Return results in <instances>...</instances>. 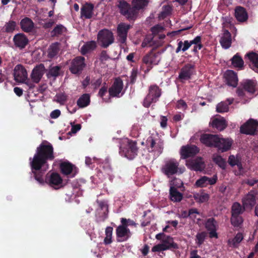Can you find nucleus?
Masks as SVG:
<instances>
[{"label": "nucleus", "instance_id": "nucleus-1", "mask_svg": "<svg viewBox=\"0 0 258 258\" xmlns=\"http://www.w3.org/2000/svg\"><path fill=\"white\" fill-rule=\"evenodd\" d=\"M53 147L47 142H43L37 148L36 153L33 158H30V164L32 172L35 174V179L40 183H43V179L36 174V171L41 170L45 171L48 168L47 160L54 159Z\"/></svg>", "mask_w": 258, "mask_h": 258}, {"label": "nucleus", "instance_id": "nucleus-2", "mask_svg": "<svg viewBox=\"0 0 258 258\" xmlns=\"http://www.w3.org/2000/svg\"><path fill=\"white\" fill-rule=\"evenodd\" d=\"M156 239L161 240V243L154 246L152 248L153 252H160L171 248H177V245L173 241L172 237L159 233L156 235Z\"/></svg>", "mask_w": 258, "mask_h": 258}, {"label": "nucleus", "instance_id": "nucleus-3", "mask_svg": "<svg viewBox=\"0 0 258 258\" xmlns=\"http://www.w3.org/2000/svg\"><path fill=\"white\" fill-rule=\"evenodd\" d=\"M161 172L167 176H170L176 173L181 174L185 171L184 167H179V163L174 159H171L165 161L161 169Z\"/></svg>", "mask_w": 258, "mask_h": 258}, {"label": "nucleus", "instance_id": "nucleus-4", "mask_svg": "<svg viewBox=\"0 0 258 258\" xmlns=\"http://www.w3.org/2000/svg\"><path fill=\"white\" fill-rule=\"evenodd\" d=\"M136 142L127 139L124 140L120 147V153L128 159H133L137 155Z\"/></svg>", "mask_w": 258, "mask_h": 258}, {"label": "nucleus", "instance_id": "nucleus-5", "mask_svg": "<svg viewBox=\"0 0 258 258\" xmlns=\"http://www.w3.org/2000/svg\"><path fill=\"white\" fill-rule=\"evenodd\" d=\"M161 95V90L157 86H151L149 89V93L144 100L143 105L146 107H149L152 103L158 100Z\"/></svg>", "mask_w": 258, "mask_h": 258}, {"label": "nucleus", "instance_id": "nucleus-6", "mask_svg": "<svg viewBox=\"0 0 258 258\" xmlns=\"http://www.w3.org/2000/svg\"><path fill=\"white\" fill-rule=\"evenodd\" d=\"M201 37L199 36H197L194 39L188 41L185 40L184 42L180 41L178 43V46L176 49V53H178L180 51H185L187 50L189 47L194 44V48L193 51L194 52H197L198 50H200L202 48V44H201Z\"/></svg>", "mask_w": 258, "mask_h": 258}, {"label": "nucleus", "instance_id": "nucleus-7", "mask_svg": "<svg viewBox=\"0 0 258 258\" xmlns=\"http://www.w3.org/2000/svg\"><path fill=\"white\" fill-rule=\"evenodd\" d=\"M97 40L101 46L103 47H107L113 42V34L108 30H102L99 31L98 34Z\"/></svg>", "mask_w": 258, "mask_h": 258}, {"label": "nucleus", "instance_id": "nucleus-8", "mask_svg": "<svg viewBox=\"0 0 258 258\" xmlns=\"http://www.w3.org/2000/svg\"><path fill=\"white\" fill-rule=\"evenodd\" d=\"M258 200V193L251 190L245 195L242 199V205L244 209L251 210L255 205L256 200Z\"/></svg>", "mask_w": 258, "mask_h": 258}, {"label": "nucleus", "instance_id": "nucleus-9", "mask_svg": "<svg viewBox=\"0 0 258 258\" xmlns=\"http://www.w3.org/2000/svg\"><path fill=\"white\" fill-rule=\"evenodd\" d=\"M195 72V66L187 64L181 68L179 73L178 79L182 83L189 80Z\"/></svg>", "mask_w": 258, "mask_h": 258}, {"label": "nucleus", "instance_id": "nucleus-10", "mask_svg": "<svg viewBox=\"0 0 258 258\" xmlns=\"http://www.w3.org/2000/svg\"><path fill=\"white\" fill-rule=\"evenodd\" d=\"M121 222L122 225L119 226L116 229V235L118 241L126 240L131 236L130 230L125 225L126 219L122 218Z\"/></svg>", "mask_w": 258, "mask_h": 258}, {"label": "nucleus", "instance_id": "nucleus-11", "mask_svg": "<svg viewBox=\"0 0 258 258\" xmlns=\"http://www.w3.org/2000/svg\"><path fill=\"white\" fill-rule=\"evenodd\" d=\"M120 13L127 19H134L136 17L135 10L133 7H130V5L125 1H120L118 5Z\"/></svg>", "mask_w": 258, "mask_h": 258}, {"label": "nucleus", "instance_id": "nucleus-12", "mask_svg": "<svg viewBox=\"0 0 258 258\" xmlns=\"http://www.w3.org/2000/svg\"><path fill=\"white\" fill-rule=\"evenodd\" d=\"M257 130L258 122L252 119L248 120L240 127L242 133L248 135H253Z\"/></svg>", "mask_w": 258, "mask_h": 258}, {"label": "nucleus", "instance_id": "nucleus-13", "mask_svg": "<svg viewBox=\"0 0 258 258\" xmlns=\"http://www.w3.org/2000/svg\"><path fill=\"white\" fill-rule=\"evenodd\" d=\"M185 165L189 169L197 171H201L205 167V163L201 157L187 160L186 161Z\"/></svg>", "mask_w": 258, "mask_h": 258}, {"label": "nucleus", "instance_id": "nucleus-14", "mask_svg": "<svg viewBox=\"0 0 258 258\" xmlns=\"http://www.w3.org/2000/svg\"><path fill=\"white\" fill-rule=\"evenodd\" d=\"M84 60V57L82 56H78L74 59L70 68L71 72L74 74L81 72L85 66Z\"/></svg>", "mask_w": 258, "mask_h": 258}, {"label": "nucleus", "instance_id": "nucleus-15", "mask_svg": "<svg viewBox=\"0 0 258 258\" xmlns=\"http://www.w3.org/2000/svg\"><path fill=\"white\" fill-rule=\"evenodd\" d=\"M14 76L16 81L24 83L27 79V73L22 65L18 64L14 68Z\"/></svg>", "mask_w": 258, "mask_h": 258}, {"label": "nucleus", "instance_id": "nucleus-16", "mask_svg": "<svg viewBox=\"0 0 258 258\" xmlns=\"http://www.w3.org/2000/svg\"><path fill=\"white\" fill-rule=\"evenodd\" d=\"M123 83L119 79H116L111 87L109 89V93L111 97H120L123 94Z\"/></svg>", "mask_w": 258, "mask_h": 258}, {"label": "nucleus", "instance_id": "nucleus-17", "mask_svg": "<svg viewBox=\"0 0 258 258\" xmlns=\"http://www.w3.org/2000/svg\"><path fill=\"white\" fill-rule=\"evenodd\" d=\"M216 143L215 147L222 152L229 150L233 143V141L230 138H220L218 136V140Z\"/></svg>", "mask_w": 258, "mask_h": 258}, {"label": "nucleus", "instance_id": "nucleus-18", "mask_svg": "<svg viewBox=\"0 0 258 258\" xmlns=\"http://www.w3.org/2000/svg\"><path fill=\"white\" fill-rule=\"evenodd\" d=\"M46 182L51 187L57 189L62 186V179L59 175L56 173H52L47 175Z\"/></svg>", "mask_w": 258, "mask_h": 258}, {"label": "nucleus", "instance_id": "nucleus-19", "mask_svg": "<svg viewBox=\"0 0 258 258\" xmlns=\"http://www.w3.org/2000/svg\"><path fill=\"white\" fill-rule=\"evenodd\" d=\"M199 151L198 148L195 145L183 146L180 150L181 157L183 159H185L195 155Z\"/></svg>", "mask_w": 258, "mask_h": 258}, {"label": "nucleus", "instance_id": "nucleus-20", "mask_svg": "<svg viewBox=\"0 0 258 258\" xmlns=\"http://www.w3.org/2000/svg\"><path fill=\"white\" fill-rule=\"evenodd\" d=\"M130 28V25L125 23H120L117 27V34L119 37V41L123 43L125 42L127 36V33Z\"/></svg>", "mask_w": 258, "mask_h": 258}, {"label": "nucleus", "instance_id": "nucleus-21", "mask_svg": "<svg viewBox=\"0 0 258 258\" xmlns=\"http://www.w3.org/2000/svg\"><path fill=\"white\" fill-rule=\"evenodd\" d=\"M45 72V68L43 64H40L36 67L31 73V79L36 83H38Z\"/></svg>", "mask_w": 258, "mask_h": 258}, {"label": "nucleus", "instance_id": "nucleus-22", "mask_svg": "<svg viewBox=\"0 0 258 258\" xmlns=\"http://www.w3.org/2000/svg\"><path fill=\"white\" fill-rule=\"evenodd\" d=\"M217 140H218V136L215 135L204 134L200 138L201 142L209 147H215Z\"/></svg>", "mask_w": 258, "mask_h": 258}, {"label": "nucleus", "instance_id": "nucleus-23", "mask_svg": "<svg viewBox=\"0 0 258 258\" xmlns=\"http://www.w3.org/2000/svg\"><path fill=\"white\" fill-rule=\"evenodd\" d=\"M224 78L228 85L236 87L237 85V75L232 70H227L224 74Z\"/></svg>", "mask_w": 258, "mask_h": 258}, {"label": "nucleus", "instance_id": "nucleus-24", "mask_svg": "<svg viewBox=\"0 0 258 258\" xmlns=\"http://www.w3.org/2000/svg\"><path fill=\"white\" fill-rule=\"evenodd\" d=\"M217 180L216 176H214L212 178H209L207 176H203L201 178L197 180L195 183V185L197 187H206L208 185L214 184Z\"/></svg>", "mask_w": 258, "mask_h": 258}, {"label": "nucleus", "instance_id": "nucleus-25", "mask_svg": "<svg viewBox=\"0 0 258 258\" xmlns=\"http://www.w3.org/2000/svg\"><path fill=\"white\" fill-rule=\"evenodd\" d=\"M160 60V55L153 52L146 55L143 59V62L146 64H157Z\"/></svg>", "mask_w": 258, "mask_h": 258}, {"label": "nucleus", "instance_id": "nucleus-26", "mask_svg": "<svg viewBox=\"0 0 258 258\" xmlns=\"http://www.w3.org/2000/svg\"><path fill=\"white\" fill-rule=\"evenodd\" d=\"M231 42L232 39L230 33L228 30H224L220 40L222 47L225 49L229 48L231 45Z\"/></svg>", "mask_w": 258, "mask_h": 258}, {"label": "nucleus", "instance_id": "nucleus-27", "mask_svg": "<svg viewBox=\"0 0 258 258\" xmlns=\"http://www.w3.org/2000/svg\"><path fill=\"white\" fill-rule=\"evenodd\" d=\"M211 123L213 127L216 128L219 131L223 130L227 126L226 120L221 116L214 118Z\"/></svg>", "mask_w": 258, "mask_h": 258}, {"label": "nucleus", "instance_id": "nucleus-28", "mask_svg": "<svg viewBox=\"0 0 258 258\" xmlns=\"http://www.w3.org/2000/svg\"><path fill=\"white\" fill-rule=\"evenodd\" d=\"M13 39L15 44L20 48H24L28 42L25 35L21 33L16 35Z\"/></svg>", "mask_w": 258, "mask_h": 258}, {"label": "nucleus", "instance_id": "nucleus-29", "mask_svg": "<svg viewBox=\"0 0 258 258\" xmlns=\"http://www.w3.org/2000/svg\"><path fill=\"white\" fill-rule=\"evenodd\" d=\"M21 28L26 32H30L33 30L34 24L33 21L28 18L22 19L20 23Z\"/></svg>", "mask_w": 258, "mask_h": 258}, {"label": "nucleus", "instance_id": "nucleus-30", "mask_svg": "<svg viewBox=\"0 0 258 258\" xmlns=\"http://www.w3.org/2000/svg\"><path fill=\"white\" fill-rule=\"evenodd\" d=\"M93 6L92 4H86L81 8V17L90 19L92 17Z\"/></svg>", "mask_w": 258, "mask_h": 258}, {"label": "nucleus", "instance_id": "nucleus-31", "mask_svg": "<svg viewBox=\"0 0 258 258\" xmlns=\"http://www.w3.org/2000/svg\"><path fill=\"white\" fill-rule=\"evenodd\" d=\"M233 99H228L226 102H221L216 106V111L219 113L228 112L229 110V105L232 103Z\"/></svg>", "mask_w": 258, "mask_h": 258}, {"label": "nucleus", "instance_id": "nucleus-32", "mask_svg": "<svg viewBox=\"0 0 258 258\" xmlns=\"http://www.w3.org/2000/svg\"><path fill=\"white\" fill-rule=\"evenodd\" d=\"M247 57L250 61V66L255 72H258V54L250 52L247 54Z\"/></svg>", "mask_w": 258, "mask_h": 258}, {"label": "nucleus", "instance_id": "nucleus-33", "mask_svg": "<svg viewBox=\"0 0 258 258\" xmlns=\"http://www.w3.org/2000/svg\"><path fill=\"white\" fill-rule=\"evenodd\" d=\"M170 198L174 202H179L183 198V195L173 186H170Z\"/></svg>", "mask_w": 258, "mask_h": 258}, {"label": "nucleus", "instance_id": "nucleus-34", "mask_svg": "<svg viewBox=\"0 0 258 258\" xmlns=\"http://www.w3.org/2000/svg\"><path fill=\"white\" fill-rule=\"evenodd\" d=\"M235 16L237 20L239 22L245 21L248 17L245 9L240 7L236 8Z\"/></svg>", "mask_w": 258, "mask_h": 258}, {"label": "nucleus", "instance_id": "nucleus-35", "mask_svg": "<svg viewBox=\"0 0 258 258\" xmlns=\"http://www.w3.org/2000/svg\"><path fill=\"white\" fill-rule=\"evenodd\" d=\"M146 143L149 148V151L150 152L157 151L158 153H161V148L156 145L155 141L154 140L152 137H150L148 138Z\"/></svg>", "mask_w": 258, "mask_h": 258}, {"label": "nucleus", "instance_id": "nucleus-36", "mask_svg": "<svg viewBox=\"0 0 258 258\" xmlns=\"http://www.w3.org/2000/svg\"><path fill=\"white\" fill-rule=\"evenodd\" d=\"M149 2V0H133L132 6L135 10L136 15L138 11L145 7Z\"/></svg>", "mask_w": 258, "mask_h": 258}, {"label": "nucleus", "instance_id": "nucleus-37", "mask_svg": "<svg viewBox=\"0 0 258 258\" xmlns=\"http://www.w3.org/2000/svg\"><path fill=\"white\" fill-rule=\"evenodd\" d=\"M90 102V96L88 94H84L82 95L77 100L78 106L80 108H84L87 106Z\"/></svg>", "mask_w": 258, "mask_h": 258}, {"label": "nucleus", "instance_id": "nucleus-38", "mask_svg": "<svg viewBox=\"0 0 258 258\" xmlns=\"http://www.w3.org/2000/svg\"><path fill=\"white\" fill-rule=\"evenodd\" d=\"M96 47V42L94 41H89L86 43L81 48L82 54H85L93 50Z\"/></svg>", "mask_w": 258, "mask_h": 258}, {"label": "nucleus", "instance_id": "nucleus-39", "mask_svg": "<svg viewBox=\"0 0 258 258\" xmlns=\"http://www.w3.org/2000/svg\"><path fill=\"white\" fill-rule=\"evenodd\" d=\"M243 88L246 91L250 93H253L255 91V87L256 86V82L251 80H246L243 83Z\"/></svg>", "mask_w": 258, "mask_h": 258}, {"label": "nucleus", "instance_id": "nucleus-40", "mask_svg": "<svg viewBox=\"0 0 258 258\" xmlns=\"http://www.w3.org/2000/svg\"><path fill=\"white\" fill-rule=\"evenodd\" d=\"M228 163L232 166L237 165L240 170L242 168L240 159L237 156L230 155L228 158Z\"/></svg>", "mask_w": 258, "mask_h": 258}, {"label": "nucleus", "instance_id": "nucleus-41", "mask_svg": "<svg viewBox=\"0 0 258 258\" xmlns=\"http://www.w3.org/2000/svg\"><path fill=\"white\" fill-rule=\"evenodd\" d=\"M194 198L196 201L198 203H204L209 200V196L206 193H195L194 194Z\"/></svg>", "mask_w": 258, "mask_h": 258}, {"label": "nucleus", "instance_id": "nucleus-42", "mask_svg": "<svg viewBox=\"0 0 258 258\" xmlns=\"http://www.w3.org/2000/svg\"><path fill=\"white\" fill-rule=\"evenodd\" d=\"M73 165L67 162H64L60 164V168L62 172L66 175L71 173L73 170Z\"/></svg>", "mask_w": 258, "mask_h": 258}, {"label": "nucleus", "instance_id": "nucleus-43", "mask_svg": "<svg viewBox=\"0 0 258 258\" xmlns=\"http://www.w3.org/2000/svg\"><path fill=\"white\" fill-rule=\"evenodd\" d=\"M232 63L234 67L241 69L244 62L241 57L238 54H236L232 58Z\"/></svg>", "mask_w": 258, "mask_h": 258}, {"label": "nucleus", "instance_id": "nucleus-44", "mask_svg": "<svg viewBox=\"0 0 258 258\" xmlns=\"http://www.w3.org/2000/svg\"><path fill=\"white\" fill-rule=\"evenodd\" d=\"M243 237L241 233H238L234 238L228 240L229 244L230 246L236 247L241 241Z\"/></svg>", "mask_w": 258, "mask_h": 258}, {"label": "nucleus", "instance_id": "nucleus-45", "mask_svg": "<svg viewBox=\"0 0 258 258\" xmlns=\"http://www.w3.org/2000/svg\"><path fill=\"white\" fill-rule=\"evenodd\" d=\"M66 28L62 25H57L51 31L52 36H58L64 34L66 32Z\"/></svg>", "mask_w": 258, "mask_h": 258}, {"label": "nucleus", "instance_id": "nucleus-46", "mask_svg": "<svg viewBox=\"0 0 258 258\" xmlns=\"http://www.w3.org/2000/svg\"><path fill=\"white\" fill-rule=\"evenodd\" d=\"M195 214H199V212L196 209H191L189 210L188 212H187L186 211H183L181 212V214H178L177 216L179 218H186L187 217H189L190 218H194L193 215Z\"/></svg>", "mask_w": 258, "mask_h": 258}, {"label": "nucleus", "instance_id": "nucleus-47", "mask_svg": "<svg viewBox=\"0 0 258 258\" xmlns=\"http://www.w3.org/2000/svg\"><path fill=\"white\" fill-rule=\"evenodd\" d=\"M244 209L243 207V208L241 207L239 203H235L232 207V215H239Z\"/></svg>", "mask_w": 258, "mask_h": 258}, {"label": "nucleus", "instance_id": "nucleus-48", "mask_svg": "<svg viewBox=\"0 0 258 258\" xmlns=\"http://www.w3.org/2000/svg\"><path fill=\"white\" fill-rule=\"evenodd\" d=\"M213 161L222 169H225L226 166L225 160L220 156L214 155L213 157Z\"/></svg>", "mask_w": 258, "mask_h": 258}, {"label": "nucleus", "instance_id": "nucleus-49", "mask_svg": "<svg viewBox=\"0 0 258 258\" xmlns=\"http://www.w3.org/2000/svg\"><path fill=\"white\" fill-rule=\"evenodd\" d=\"M113 228L111 227H107L105 230V237L104 239V242L106 244H108L112 242V235Z\"/></svg>", "mask_w": 258, "mask_h": 258}, {"label": "nucleus", "instance_id": "nucleus-50", "mask_svg": "<svg viewBox=\"0 0 258 258\" xmlns=\"http://www.w3.org/2000/svg\"><path fill=\"white\" fill-rule=\"evenodd\" d=\"M59 50L58 45L57 43L52 44L48 49V56L53 57L55 56Z\"/></svg>", "mask_w": 258, "mask_h": 258}, {"label": "nucleus", "instance_id": "nucleus-51", "mask_svg": "<svg viewBox=\"0 0 258 258\" xmlns=\"http://www.w3.org/2000/svg\"><path fill=\"white\" fill-rule=\"evenodd\" d=\"M207 236V233L205 232H202L198 233L196 237V242L200 246L204 242L205 238Z\"/></svg>", "mask_w": 258, "mask_h": 258}, {"label": "nucleus", "instance_id": "nucleus-52", "mask_svg": "<svg viewBox=\"0 0 258 258\" xmlns=\"http://www.w3.org/2000/svg\"><path fill=\"white\" fill-rule=\"evenodd\" d=\"M60 68L58 66H55L51 68L47 75L48 77H56L59 75Z\"/></svg>", "mask_w": 258, "mask_h": 258}, {"label": "nucleus", "instance_id": "nucleus-53", "mask_svg": "<svg viewBox=\"0 0 258 258\" xmlns=\"http://www.w3.org/2000/svg\"><path fill=\"white\" fill-rule=\"evenodd\" d=\"M242 219L239 215H232L231 222L234 226H238L242 223Z\"/></svg>", "mask_w": 258, "mask_h": 258}, {"label": "nucleus", "instance_id": "nucleus-54", "mask_svg": "<svg viewBox=\"0 0 258 258\" xmlns=\"http://www.w3.org/2000/svg\"><path fill=\"white\" fill-rule=\"evenodd\" d=\"M155 37L154 36L153 37L152 36H148L147 37L143 42L142 44V46L143 47H145L146 46H151L153 45L154 39H155Z\"/></svg>", "mask_w": 258, "mask_h": 258}, {"label": "nucleus", "instance_id": "nucleus-55", "mask_svg": "<svg viewBox=\"0 0 258 258\" xmlns=\"http://www.w3.org/2000/svg\"><path fill=\"white\" fill-rule=\"evenodd\" d=\"M216 222L213 218L209 219L206 223V227L209 230H216Z\"/></svg>", "mask_w": 258, "mask_h": 258}, {"label": "nucleus", "instance_id": "nucleus-56", "mask_svg": "<svg viewBox=\"0 0 258 258\" xmlns=\"http://www.w3.org/2000/svg\"><path fill=\"white\" fill-rule=\"evenodd\" d=\"M54 100L57 103L62 105L67 101V96L63 93H59L55 96Z\"/></svg>", "mask_w": 258, "mask_h": 258}, {"label": "nucleus", "instance_id": "nucleus-57", "mask_svg": "<svg viewBox=\"0 0 258 258\" xmlns=\"http://www.w3.org/2000/svg\"><path fill=\"white\" fill-rule=\"evenodd\" d=\"M16 26L15 22L10 21L5 25V30L7 32H12L15 29Z\"/></svg>", "mask_w": 258, "mask_h": 258}, {"label": "nucleus", "instance_id": "nucleus-58", "mask_svg": "<svg viewBox=\"0 0 258 258\" xmlns=\"http://www.w3.org/2000/svg\"><path fill=\"white\" fill-rule=\"evenodd\" d=\"M164 30V27L160 25H157L152 28L153 34L156 37V35L162 32Z\"/></svg>", "mask_w": 258, "mask_h": 258}, {"label": "nucleus", "instance_id": "nucleus-59", "mask_svg": "<svg viewBox=\"0 0 258 258\" xmlns=\"http://www.w3.org/2000/svg\"><path fill=\"white\" fill-rule=\"evenodd\" d=\"M170 184V186H173L174 188H176L181 187L183 185V183L180 179L175 178L171 181Z\"/></svg>", "mask_w": 258, "mask_h": 258}, {"label": "nucleus", "instance_id": "nucleus-60", "mask_svg": "<svg viewBox=\"0 0 258 258\" xmlns=\"http://www.w3.org/2000/svg\"><path fill=\"white\" fill-rule=\"evenodd\" d=\"M172 10V8L170 6H164L163 8V11L161 13V17H164L166 15L170 14Z\"/></svg>", "mask_w": 258, "mask_h": 258}, {"label": "nucleus", "instance_id": "nucleus-61", "mask_svg": "<svg viewBox=\"0 0 258 258\" xmlns=\"http://www.w3.org/2000/svg\"><path fill=\"white\" fill-rule=\"evenodd\" d=\"M176 106L178 108L182 110H185L187 107V105L186 103L183 100H180L178 101Z\"/></svg>", "mask_w": 258, "mask_h": 258}, {"label": "nucleus", "instance_id": "nucleus-62", "mask_svg": "<svg viewBox=\"0 0 258 258\" xmlns=\"http://www.w3.org/2000/svg\"><path fill=\"white\" fill-rule=\"evenodd\" d=\"M60 115V111L58 109H55L50 113V117L52 118H56Z\"/></svg>", "mask_w": 258, "mask_h": 258}, {"label": "nucleus", "instance_id": "nucleus-63", "mask_svg": "<svg viewBox=\"0 0 258 258\" xmlns=\"http://www.w3.org/2000/svg\"><path fill=\"white\" fill-rule=\"evenodd\" d=\"M167 118L166 116H161V121H160V125L162 127L165 128L167 126Z\"/></svg>", "mask_w": 258, "mask_h": 258}, {"label": "nucleus", "instance_id": "nucleus-64", "mask_svg": "<svg viewBox=\"0 0 258 258\" xmlns=\"http://www.w3.org/2000/svg\"><path fill=\"white\" fill-rule=\"evenodd\" d=\"M200 256L198 254L197 250H194L190 252L189 258H200Z\"/></svg>", "mask_w": 258, "mask_h": 258}]
</instances>
